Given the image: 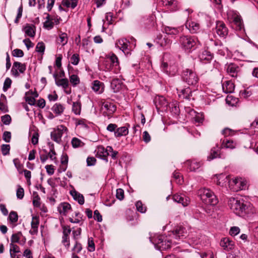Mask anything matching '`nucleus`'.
<instances>
[{
  "instance_id": "nucleus-36",
  "label": "nucleus",
  "mask_w": 258,
  "mask_h": 258,
  "mask_svg": "<svg viewBox=\"0 0 258 258\" xmlns=\"http://www.w3.org/2000/svg\"><path fill=\"white\" fill-rule=\"evenodd\" d=\"M111 87L114 92H118L120 88V81L119 80L117 79H113L111 82Z\"/></svg>"
},
{
  "instance_id": "nucleus-50",
  "label": "nucleus",
  "mask_w": 258,
  "mask_h": 258,
  "mask_svg": "<svg viewBox=\"0 0 258 258\" xmlns=\"http://www.w3.org/2000/svg\"><path fill=\"white\" fill-rule=\"evenodd\" d=\"M136 207L138 211L142 213H144L146 211V208L143 206L142 203L140 201L136 203Z\"/></svg>"
},
{
  "instance_id": "nucleus-53",
  "label": "nucleus",
  "mask_w": 258,
  "mask_h": 258,
  "mask_svg": "<svg viewBox=\"0 0 258 258\" xmlns=\"http://www.w3.org/2000/svg\"><path fill=\"white\" fill-rule=\"evenodd\" d=\"M13 163L19 173H21L23 165L21 163L20 160L18 158H15L13 160Z\"/></svg>"
},
{
  "instance_id": "nucleus-62",
  "label": "nucleus",
  "mask_w": 258,
  "mask_h": 258,
  "mask_svg": "<svg viewBox=\"0 0 258 258\" xmlns=\"http://www.w3.org/2000/svg\"><path fill=\"white\" fill-rule=\"evenodd\" d=\"M252 95V92L247 90H243L240 91V96L241 97L247 98Z\"/></svg>"
},
{
  "instance_id": "nucleus-32",
  "label": "nucleus",
  "mask_w": 258,
  "mask_h": 258,
  "mask_svg": "<svg viewBox=\"0 0 258 258\" xmlns=\"http://www.w3.org/2000/svg\"><path fill=\"white\" fill-rule=\"evenodd\" d=\"M106 58L111 62L113 66L115 67L118 66L119 61L116 55L113 53H110L106 56Z\"/></svg>"
},
{
  "instance_id": "nucleus-42",
  "label": "nucleus",
  "mask_w": 258,
  "mask_h": 258,
  "mask_svg": "<svg viewBox=\"0 0 258 258\" xmlns=\"http://www.w3.org/2000/svg\"><path fill=\"white\" fill-rule=\"evenodd\" d=\"M71 143L72 146L74 148L81 147L84 146V144L80 139L77 138H73L72 140Z\"/></svg>"
},
{
  "instance_id": "nucleus-28",
  "label": "nucleus",
  "mask_w": 258,
  "mask_h": 258,
  "mask_svg": "<svg viewBox=\"0 0 258 258\" xmlns=\"http://www.w3.org/2000/svg\"><path fill=\"white\" fill-rule=\"evenodd\" d=\"M168 107L171 113L175 115L179 114L180 110L178 106V102L176 101H173L169 103Z\"/></svg>"
},
{
  "instance_id": "nucleus-48",
  "label": "nucleus",
  "mask_w": 258,
  "mask_h": 258,
  "mask_svg": "<svg viewBox=\"0 0 258 258\" xmlns=\"http://www.w3.org/2000/svg\"><path fill=\"white\" fill-rule=\"evenodd\" d=\"M70 61L72 64L76 66L78 64L80 61L79 55L77 53L74 54L70 58Z\"/></svg>"
},
{
  "instance_id": "nucleus-5",
  "label": "nucleus",
  "mask_w": 258,
  "mask_h": 258,
  "mask_svg": "<svg viewBox=\"0 0 258 258\" xmlns=\"http://www.w3.org/2000/svg\"><path fill=\"white\" fill-rule=\"evenodd\" d=\"M182 78L188 85L196 86L199 79L196 73L191 69H185L183 70Z\"/></svg>"
},
{
  "instance_id": "nucleus-25",
  "label": "nucleus",
  "mask_w": 258,
  "mask_h": 258,
  "mask_svg": "<svg viewBox=\"0 0 258 258\" xmlns=\"http://www.w3.org/2000/svg\"><path fill=\"white\" fill-rule=\"evenodd\" d=\"M201 61H210L213 58V54L208 50H203L199 54Z\"/></svg>"
},
{
  "instance_id": "nucleus-9",
  "label": "nucleus",
  "mask_w": 258,
  "mask_h": 258,
  "mask_svg": "<svg viewBox=\"0 0 258 258\" xmlns=\"http://www.w3.org/2000/svg\"><path fill=\"white\" fill-rule=\"evenodd\" d=\"M230 188L234 191L245 189L246 187V182L241 178H235L229 181Z\"/></svg>"
},
{
  "instance_id": "nucleus-13",
  "label": "nucleus",
  "mask_w": 258,
  "mask_h": 258,
  "mask_svg": "<svg viewBox=\"0 0 258 258\" xmlns=\"http://www.w3.org/2000/svg\"><path fill=\"white\" fill-rule=\"evenodd\" d=\"M173 237L175 239L183 240L187 236V232L185 228L182 226H177L173 231Z\"/></svg>"
},
{
  "instance_id": "nucleus-60",
  "label": "nucleus",
  "mask_w": 258,
  "mask_h": 258,
  "mask_svg": "<svg viewBox=\"0 0 258 258\" xmlns=\"http://www.w3.org/2000/svg\"><path fill=\"white\" fill-rule=\"evenodd\" d=\"M55 154L56 153L54 151L53 145L51 144L50 148V151L48 153V156L51 160H54L56 159V157H55Z\"/></svg>"
},
{
  "instance_id": "nucleus-29",
  "label": "nucleus",
  "mask_w": 258,
  "mask_h": 258,
  "mask_svg": "<svg viewBox=\"0 0 258 258\" xmlns=\"http://www.w3.org/2000/svg\"><path fill=\"white\" fill-rule=\"evenodd\" d=\"M163 32L167 35H176L179 33V30L178 28L176 27L164 26L163 29Z\"/></svg>"
},
{
  "instance_id": "nucleus-6",
  "label": "nucleus",
  "mask_w": 258,
  "mask_h": 258,
  "mask_svg": "<svg viewBox=\"0 0 258 258\" xmlns=\"http://www.w3.org/2000/svg\"><path fill=\"white\" fill-rule=\"evenodd\" d=\"M150 241L155 245V247L160 251L170 248L171 244V240H167L162 235L158 236L154 241L150 238Z\"/></svg>"
},
{
  "instance_id": "nucleus-41",
  "label": "nucleus",
  "mask_w": 258,
  "mask_h": 258,
  "mask_svg": "<svg viewBox=\"0 0 258 258\" xmlns=\"http://www.w3.org/2000/svg\"><path fill=\"white\" fill-rule=\"evenodd\" d=\"M45 49V45L43 42H39L37 44L35 48V50L36 52L42 55L44 54Z\"/></svg>"
},
{
  "instance_id": "nucleus-38",
  "label": "nucleus",
  "mask_w": 258,
  "mask_h": 258,
  "mask_svg": "<svg viewBox=\"0 0 258 258\" xmlns=\"http://www.w3.org/2000/svg\"><path fill=\"white\" fill-rule=\"evenodd\" d=\"M73 112L76 115H80L81 111V105L80 102H74L72 107Z\"/></svg>"
},
{
  "instance_id": "nucleus-56",
  "label": "nucleus",
  "mask_w": 258,
  "mask_h": 258,
  "mask_svg": "<svg viewBox=\"0 0 258 258\" xmlns=\"http://www.w3.org/2000/svg\"><path fill=\"white\" fill-rule=\"evenodd\" d=\"M100 82L98 80H95L93 82L92 88L95 92H99L100 93L101 92V91H100Z\"/></svg>"
},
{
  "instance_id": "nucleus-23",
  "label": "nucleus",
  "mask_w": 258,
  "mask_h": 258,
  "mask_svg": "<svg viewBox=\"0 0 258 258\" xmlns=\"http://www.w3.org/2000/svg\"><path fill=\"white\" fill-rule=\"evenodd\" d=\"M178 96L181 98L189 100L192 96V91L189 87H187L181 90L179 92Z\"/></svg>"
},
{
  "instance_id": "nucleus-64",
  "label": "nucleus",
  "mask_w": 258,
  "mask_h": 258,
  "mask_svg": "<svg viewBox=\"0 0 258 258\" xmlns=\"http://www.w3.org/2000/svg\"><path fill=\"white\" fill-rule=\"evenodd\" d=\"M116 197L119 200H122L124 198V191L121 188L116 189Z\"/></svg>"
},
{
  "instance_id": "nucleus-20",
  "label": "nucleus",
  "mask_w": 258,
  "mask_h": 258,
  "mask_svg": "<svg viewBox=\"0 0 258 258\" xmlns=\"http://www.w3.org/2000/svg\"><path fill=\"white\" fill-rule=\"evenodd\" d=\"M233 22L236 26V29L238 30H241L243 27L242 21L240 15L236 13H234L232 15Z\"/></svg>"
},
{
  "instance_id": "nucleus-46",
  "label": "nucleus",
  "mask_w": 258,
  "mask_h": 258,
  "mask_svg": "<svg viewBox=\"0 0 258 258\" xmlns=\"http://www.w3.org/2000/svg\"><path fill=\"white\" fill-rule=\"evenodd\" d=\"M16 196L17 199L22 200L24 196V189L20 185H18V188L16 191Z\"/></svg>"
},
{
  "instance_id": "nucleus-40",
  "label": "nucleus",
  "mask_w": 258,
  "mask_h": 258,
  "mask_svg": "<svg viewBox=\"0 0 258 258\" xmlns=\"http://www.w3.org/2000/svg\"><path fill=\"white\" fill-rule=\"evenodd\" d=\"M8 219L11 223H16L18 220V215L17 212L11 211L9 214Z\"/></svg>"
},
{
  "instance_id": "nucleus-27",
  "label": "nucleus",
  "mask_w": 258,
  "mask_h": 258,
  "mask_svg": "<svg viewBox=\"0 0 258 258\" xmlns=\"http://www.w3.org/2000/svg\"><path fill=\"white\" fill-rule=\"evenodd\" d=\"M71 194L75 201H77L80 205H83L85 202L84 197L83 195L76 190L71 191Z\"/></svg>"
},
{
  "instance_id": "nucleus-17",
  "label": "nucleus",
  "mask_w": 258,
  "mask_h": 258,
  "mask_svg": "<svg viewBox=\"0 0 258 258\" xmlns=\"http://www.w3.org/2000/svg\"><path fill=\"white\" fill-rule=\"evenodd\" d=\"M108 155L109 154H108L105 148L103 146H99L98 147L96 150V156L97 157L107 162V157Z\"/></svg>"
},
{
  "instance_id": "nucleus-57",
  "label": "nucleus",
  "mask_w": 258,
  "mask_h": 258,
  "mask_svg": "<svg viewBox=\"0 0 258 258\" xmlns=\"http://www.w3.org/2000/svg\"><path fill=\"white\" fill-rule=\"evenodd\" d=\"M88 249L89 251L92 252L95 250V244L92 238H89L88 240Z\"/></svg>"
},
{
  "instance_id": "nucleus-10",
  "label": "nucleus",
  "mask_w": 258,
  "mask_h": 258,
  "mask_svg": "<svg viewBox=\"0 0 258 258\" xmlns=\"http://www.w3.org/2000/svg\"><path fill=\"white\" fill-rule=\"evenodd\" d=\"M130 42L125 38L118 40L116 43V47L121 50L125 55L131 54V49L129 48Z\"/></svg>"
},
{
  "instance_id": "nucleus-34",
  "label": "nucleus",
  "mask_w": 258,
  "mask_h": 258,
  "mask_svg": "<svg viewBox=\"0 0 258 258\" xmlns=\"http://www.w3.org/2000/svg\"><path fill=\"white\" fill-rule=\"evenodd\" d=\"M13 64L20 73H24L26 70V66L25 63H22L21 62L18 61H15Z\"/></svg>"
},
{
  "instance_id": "nucleus-12",
  "label": "nucleus",
  "mask_w": 258,
  "mask_h": 258,
  "mask_svg": "<svg viewBox=\"0 0 258 258\" xmlns=\"http://www.w3.org/2000/svg\"><path fill=\"white\" fill-rule=\"evenodd\" d=\"M216 30L217 34L221 38H225L228 35V28L222 21L216 22Z\"/></svg>"
},
{
  "instance_id": "nucleus-37",
  "label": "nucleus",
  "mask_w": 258,
  "mask_h": 258,
  "mask_svg": "<svg viewBox=\"0 0 258 258\" xmlns=\"http://www.w3.org/2000/svg\"><path fill=\"white\" fill-rule=\"evenodd\" d=\"M158 42L161 47H168L171 43V40L166 37L164 38L160 37L159 38V41Z\"/></svg>"
},
{
  "instance_id": "nucleus-16",
  "label": "nucleus",
  "mask_w": 258,
  "mask_h": 258,
  "mask_svg": "<svg viewBox=\"0 0 258 258\" xmlns=\"http://www.w3.org/2000/svg\"><path fill=\"white\" fill-rule=\"evenodd\" d=\"M169 103L163 96L159 97L156 100V105L158 109L161 108L162 110H166L168 109Z\"/></svg>"
},
{
  "instance_id": "nucleus-49",
  "label": "nucleus",
  "mask_w": 258,
  "mask_h": 258,
  "mask_svg": "<svg viewBox=\"0 0 258 258\" xmlns=\"http://www.w3.org/2000/svg\"><path fill=\"white\" fill-rule=\"evenodd\" d=\"M103 66L105 68L104 70L105 71H110L112 70L113 67H115V66H113L112 63H111L106 58L103 62Z\"/></svg>"
},
{
  "instance_id": "nucleus-58",
  "label": "nucleus",
  "mask_w": 258,
  "mask_h": 258,
  "mask_svg": "<svg viewBox=\"0 0 258 258\" xmlns=\"http://www.w3.org/2000/svg\"><path fill=\"white\" fill-rule=\"evenodd\" d=\"M44 153L40 152V159L42 163H44L47 160L48 156L47 151L45 149L43 150Z\"/></svg>"
},
{
  "instance_id": "nucleus-59",
  "label": "nucleus",
  "mask_w": 258,
  "mask_h": 258,
  "mask_svg": "<svg viewBox=\"0 0 258 258\" xmlns=\"http://www.w3.org/2000/svg\"><path fill=\"white\" fill-rule=\"evenodd\" d=\"M12 55L14 57H22L24 56V52L21 49L17 48L13 51Z\"/></svg>"
},
{
  "instance_id": "nucleus-31",
  "label": "nucleus",
  "mask_w": 258,
  "mask_h": 258,
  "mask_svg": "<svg viewBox=\"0 0 258 258\" xmlns=\"http://www.w3.org/2000/svg\"><path fill=\"white\" fill-rule=\"evenodd\" d=\"M217 178V184L221 186H223L225 183L227 182L229 183V181H230L229 177L223 174H221L218 175Z\"/></svg>"
},
{
  "instance_id": "nucleus-54",
  "label": "nucleus",
  "mask_w": 258,
  "mask_h": 258,
  "mask_svg": "<svg viewBox=\"0 0 258 258\" xmlns=\"http://www.w3.org/2000/svg\"><path fill=\"white\" fill-rule=\"evenodd\" d=\"M12 84V80L9 78H7L5 80L4 86H3V90L4 92H6L8 90L9 88L11 87Z\"/></svg>"
},
{
  "instance_id": "nucleus-19",
  "label": "nucleus",
  "mask_w": 258,
  "mask_h": 258,
  "mask_svg": "<svg viewBox=\"0 0 258 258\" xmlns=\"http://www.w3.org/2000/svg\"><path fill=\"white\" fill-rule=\"evenodd\" d=\"M51 109L55 114V116H57L61 115L63 113L65 107L63 105L60 103H56L53 105Z\"/></svg>"
},
{
  "instance_id": "nucleus-44",
  "label": "nucleus",
  "mask_w": 258,
  "mask_h": 258,
  "mask_svg": "<svg viewBox=\"0 0 258 258\" xmlns=\"http://www.w3.org/2000/svg\"><path fill=\"white\" fill-rule=\"evenodd\" d=\"M70 81L74 87L78 85L80 82L79 77L77 75L74 74L70 76Z\"/></svg>"
},
{
  "instance_id": "nucleus-39",
  "label": "nucleus",
  "mask_w": 258,
  "mask_h": 258,
  "mask_svg": "<svg viewBox=\"0 0 258 258\" xmlns=\"http://www.w3.org/2000/svg\"><path fill=\"white\" fill-rule=\"evenodd\" d=\"M68 41V37L66 33H61L59 35L58 42L61 43L62 46L66 45Z\"/></svg>"
},
{
  "instance_id": "nucleus-43",
  "label": "nucleus",
  "mask_w": 258,
  "mask_h": 258,
  "mask_svg": "<svg viewBox=\"0 0 258 258\" xmlns=\"http://www.w3.org/2000/svg\"><path fill=\"white\" fill-rule=\"evenodd\" d=\"M33 205L35 207H40V198L36 192H33Z\"/></svg>"
},
{
  "instance_id": "nucleus-14",
  "label": "nucleus",
  "mask_w": 258,
  "mask_h": 258,
  "mask_svg": "<svg viewBox=\"0 0 258 258\" xmlns=\"http://www.w3.org/2000/svg\"><path fill=\"white\" fill-rule=\"evenodd\" d=\"M185 27L191 33H197L200 29L199 23L192 20H187L185 23Z\"/></svg>"
},
{
  "instance_id": "nucleus-24",
  "label": "nucleus",
  "mask_w": 258,
  "mask_h": 258,
  "mask_svg": "<svg viewBox=\"0 0 258 258\" xmlns=\"http://www.w3.org/2000/svg\"><path fill=\"white\" fill-rule=\"evenodd\" d=\"M128 134V127L126 126H121L116 128L115 132V137L119 138L122 136H125Z\"/></svg>"
},
{
  "instance_id": "nucleus-15",
  "label": "nucleus",
  "mask_w": 258,
  "mask_h": 258,
  "mask_svg": "<svg viewBox=\"0 0 258 258\" xmlns=\"http://www.w3.org/2000/svg\"><path fill=\"white\" fill-rule=\"evenodd\" d=\"M220 244L225 250L227 251L232 249L234 246V241L230 240L227 237H225L221 239Z\"/></svg>"
},
{
  "instance_id": "nucleus-18",
  "label": "nucleus",
  "mask_w": 258,
  "mask_h": 258,
  "mask_svg": "<svg viewBox=\"0 0 258 258\" xmlns=\"http://www.w3.org/2000/svg\"><path fill=\"white\" fill-rule=\"evenodd\" d=\"M71 209V205L66 202L60 203L57 207L59 213L64 216H66Z\"/></svg>"
},
{
  "instance_id": "nucleus-33",
  "label": "nucleus",
  "mask_w": 258,
  "mask_h": 258,
  "mask_svg": "<svg viewBox=\"0 0 258 258\" xmlns=\"http://www.w3.org/2000/svg\"><path fill=\"white\" fill-rule=\"evenodd\" d=\"M78 0H63L62 5L67 8L74 9L77 6Z\"/></svg>"
},
{
  "instance_id": "nucleus-51",
  "label": "nucleus",
  "mask_w": 258,
  "mask_h": 258,
  "mask_svg": "<svg viewBox=\"0 0 258 258\" xmlns=\"http://www.w3.org/2000/svg\"><path fill=\"white\" fill-rule=\"evenodd\" d=\"M39 224V218L38 216H33L31 223V228H38Z\"/></svg>"
},
{
  "instance_id": "nucleus-30",
  "label": "nucleus",
  "mask_w": 258,
  "mask_h": 258,
  "mask_svg": "<svg viewBox=\"0 0 258 258\" xmlns=\"http://www.w3.org/2000/svg\"><path fill=\"white\" fill-rule=\"evenodd\" d=\"M186 165L190 171H195L201 167L202 164L200 162L194 160L192 161H187Z\"/></svg>"
},
{
  "instance_id": "nucleus-21",
  "label": "nucleus",
  "mask_w": 258,
  "mask_h": 258,
  "mask_svg": "<svg viewBox=\"0 0 258 258\" xmlns=\"http://www.w3.org/2000/svg\"><path fill=\"white\" fill-rule=\"evenodd\" d=\"M222 89L226 94L232 93L234 89V85L231 81H226L222 84Z\"/></svg>"
},
{
  "instance_id": "nucleus-3",
  "label": "nucleus",
  "mask_w": 258,
  "mask_h": 258,
  "mask_svg": "<svg viewBox=\"0 0 258 258\" xmlns=\"http://www.w3.org/2000/svg\"><path fill=\"white\" fill-rule=\"evenodd\" d=\"M179 41L182 48L187 52H190L195 49L199 42L196 37L190 36L180 37Z\"/></svg>"
},
{
  "instance_id": "nucleus-35",
  "label": "nucleus",
  "mask_w": 258,
  "mask_h": 258,
  "mask_svg": "<svg viewBox=\"0 0 258 258\" xmlns=\"http://www.w3.org/2000/svg\"><path fill=\"white\" fill-rule=\"evenodd\" d=\"M55 84L57 86H61L64 89H66L69 86V81L67 78L55 80Z\"/></svg>"
},
{
  "instance_id": "nucleus-22",
  "label": "nucleus",
  "mask_w": 258,
  "mask_h": 258,
  "mask_svg": "<svg viewBox=\"0 0 258 258\" xmlns=\"http://www.w3.org/2000/svg\"><path fill=\"white\" fill-rule=\"evenodd\" d=\"M220 148L218 146L211 149L210 155L207 157L208 161H211L217 158H220L219 153Z\"/></svg>"
},
{
  "instance_id": "nucleus-1",
  "label": "nucleus",
  "mask_w": 258,
  "mask_h": 258,
  "mask_svg": "<svg viewBox=\"0 0 258 258\" xmlns=\"http://www.w3.org/2000/svg\"><path fill=\"white\" fill-rule=\"evenodd\" d=\"M228 206L237 215L245 217L253 213L250 204L243 199L230 198L228 200Z\"/></svg>"
},
{
  "instance_id": "nucleus-8",
  "label": "nucleus",
  "mask_w": 258,
  "mask_h": 258,
  "mask_svg": "<svg viewBox=\"0 0 258 258\" xmlns=\"http://www.w3.org/2000/svg\"><path fill=\"white\" fill-rule=\"evenodd\" d=\"M101 103L103 115L108 118H111L116 110V106L113 103L107 101H104Z\"/></svg>"
},
{
  "instance_id": "nucleus-11",
  "label": "nucleus",
  "mask_w": 258,
  "mask_h": 258,
  "mask_svg": "<svg viewBox=\"0 0 258 258\" xmlns=\"http://www.w3.org/2000/svg\"><path fill=\"white\" fill-rule=\"evenodd\" d=\"M62 236L61 243L64 247L68 249L70 246V234L71 229L69 226H62Z\"/></svg>"
},
{
  "instance_id": "nucleus-55",
  "label": "nucleus",
  "mask_w": 258,
  "mask_h": 258,
  "mask_svg": "<svg viewBox=\"0 0 258 258\" xmlns=\"http://www.w3.org/2000/svg\"><path fill=\"white\" fill-rule=\"evenodd\" d=\"M1 120L5 125H9L11 122V117L10 115L6 114L1 117Z\"/></svg>"
},
{
  "instance_id": "nucleus-63",
  "label": "nucleus",
  "mask_w": 258,
  "mask_h": 258,
  "mask_svg": "<svg viewBox=\"0 0 258 258\" xmlns=\"http://www.w3.org/2000/svg\"><path fill=\"white\" fill-rule=\"evenodd\" d=\"M11 139V133L8 131H5L3 136V139L7 143L10 142Z\"/></svg>"
},
{
  "instance_id": "nucleus-2",
  "label": "nucleus",
  "mask_w": 258,
  "mask_h": 258,
  "mask_svg": "<svg viewBox=\"0 0 258 258\" xmlns=\"http://www.w3.org/2000/svg\"><path fill=\"white\" fill-rule=\"evenodd\" d=\"M198 195L202 201L206 205L215 206L218 203V198L209 188H201L198 190Z\"/></svg>"
},
{
  "instance_id": "nucleus-7",
  "label": "nucleus",
  "mask_w": 258,
  "mask_h": 258,
  "mask_svg": "<svg viewBox=\"0 0 258 258\" xmlns=\"http://www.w3.org/2000/svg\"><path fill=\"white\" fill-rule=\"evenodd\" d=\"M68 132V128L63 125H58L51 132V139L57 143L60 144L61 142V137L64 133Z\"/></svg>"
},
{
  "instance_id": "nucleus-26",
  "label": "nucleus",
  "mask_w": 258,
  "mask_h": 258,
  "mask_svg": "<svg viewBox=\"0 0 258 258\" xmlns=\"http://www.w3.org/2000/svg\"><path fill=\"white\" fill-rule=\"evenodd\" d=\"M34 26L30 24H27L23 28L25 35L30 37H34L35 35Z\"/></svg>"
},
{
  "instance_id": "nucleus-4",
  "label": "nucleus",
  "mask_w": 258,
  "mask_h": 258,
  "mask_svg": "<svg viewBox=\"0 0 258 258\" xmlns=\"http://www.w3.org/2000/svg\"><path fill=\"white\" fill-rule=\"evenodd\" d=\"M225 69L229 76L235 79L240 77L242 74V66L236 63H226Z\"/></svg>"
},
{
  "instance_id": "nucleus-45",
  "label": "nucleus",
  "mask_w": 258,
  "mask_h": 258,
  "mask_svg": "<svg viewBox=\"0 0 258 258\" xmlns=\"http://www.w3.org/2000/svg\"><path fill=\"white\" fill-rule=\"evenodd\" d=\"M222 146L223 147L226 148L233 149L235 148V145L233 142L231 140H229L227 139L223 140Z\"/></svg>"
},
{
  "instance_id": "nucleus-52",
  "label": "nucleus",
  "mask_w": 258,
  "mask_h": 258,
  "mask_svg": "<svg viewBox=\"0 0 258 258\" xmlns=\"http://www.w3.org/2000/svg\"><path fill=\"white\" fill-rule=\"evenodd\" d=\"M1 149L4 156L8 155L10 154V146L8 144H3Z\"/></svg>"
},
{
  "instance_id": "nucleus-47",
  "label": "nucleus",
  "mask_w": 258,
  "mask_h": 258,
  "mask_svg": "<svg viewBox=\"0 0 258 258\" xmlns=\"http://www.w3.org/2000/svg\"><path fill=\"white\" fill-rule=\"evenodd\" d=\"M22 234L21 232H18L17 233L13 234L12 235L11 240L12 243H19L20 236H22Z\"/></svg>"
},
{
  "instance_id": "nucleus-61",
  "label": "nucleus",
  "mask_w": 258,
  "mask_h": 258,
  "mask_svg": "<svg viewBox=\"0 0 258 258\" xmlns=\"http://www.w3.org/2000/svg\"><path fill=\"white\" fill-rule=\"evenodd\" d=\"M10 253H19L20 252V250L19 247L13 243L10 244Z\"/></svg>"
}]
</instances>
